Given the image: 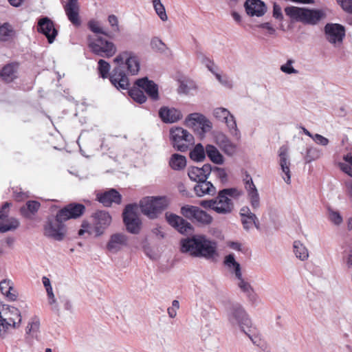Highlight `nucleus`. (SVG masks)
<instances>
[{
	"instance_id": "nucleus-48",
	"label": "nucleus",
	"mask_w": 352,
	"mask_h": 352,
	"mask_svg": "<svg viewBox=\"0 0 352 352\" xmlns=\"http://www.w3.org/2000/svg\"><path fill=\"white\" fill-rule=\"evenodd\" d=\"M343 160L345 162L339 163L340 168L343 172L352 177V154L347 153L346 155H344Z\"/></svg>"
},
{
	"instance_id": "nucleus-35",
	"label": "nucleus",
	"mask_w": 352,
	"mask_h": 352,
	"mask_svg": "<svg viewBox=\"0 0 352 352\" xmlns=\"http://www.w3.org/2000/svg\"><path fill=\"white\" fill-rule=\"evenodd\" d=\"M221 122H224L226 124L228 132L232 137L236 140L240 139L241 133L237 127L235 117L230 112V115L228 116H226L225 119H222Z\"/></svg>"
},
{
	"instance_id": "nucleus-18",
	"label": "nucleus",
	"mask_w": 352,
	"mask_h": 352,
	"mask_svg": "<svg viewBox=\"0 0 352 352\" xmlns=\"http://www.w3.org/2000/svg\"><path fill=\"white\" fill-rule=\"evenodd\" d=\"M245 188L247 191L248 198L253 210H257L260 207V196L258 190L254 185L252 177L246 175L245 179Z\"/></svg>"
},
{
	"instance_id": "nucleus-55",
	"label": "nucleus",
	"mask_w": 352,
	"mask_h": 352,
	"mask_svg": "<svg viewBox=\"0 0 352 352\" xmlns=\"http://www.w3.org/2000/svg\"><path fill=\"white\" fill-rule=\"evenodd\" d=\"M13 197L17 201H21L29 197L28 192H23L19 187L12 188Z\"/></svg>"
},
{
	"instance_id": "nucleus-60",
	"label": "nucleus",
	"mask_w": 352,
	"mask_h": 352,
	"mask_svg": "<svg viewBox=\"0 0 352 352\" xmlns=\"http://www.w3.org/2000/svg\"><path fill=\"white\" fill-rule=\"evenodd\" d=\"M88 27L90 30L96 34H102L107 35V33L100 27V23L95 20H91L88 23Z\"/></svg>"
},
{
	"instance_id": "nucleus-4",
	"label": "nucleus",
	"mask_w": 352,
	"mask_h": 352,
	"mask_svg": "<svg viewBox=\"0 0 352 352\" xmlns=\"http://www.w3.org/2000/svg\"><path fill=\"white\" fill-rule=\"evenodd\" d=\"M0 311V337H4L10 329L19 327L21 322L20 311L12 306L6 305Z\"/></svg>"
},
{
	"instance_id": "nucleus-37",
	"label": "nucleus",
	"mask_w": 352,
	"mask_h": 352,
	"mask_svg": "<svg viewBox=\"0 0 352 352\" xmlns=\"http://www.w3.org/2000/svg\"><path fill=\"white\" fill-rule=\"evenodd\" d=\"M169 166L175 170H181L186 166V158L180 154L174 153L169 160Z\"/></svg>"
},
{
	"instance_id": "nucleus-53",
	"label": "nucleus",
	"mask_w": 352,
	"mask_h": 352,
	"mask_svg": "<svg viewBox=\"0 0 352 352\" xmlns=\"http://www.w3.org/2000/svg\"><path fill=\"white\" fill-rule=\"evenodd\" d=\"M212 173L215 175L222 184H226L228 182V175L226 170L223 168L217 166H212Z\"/></svg>"
},
{
	"instance_id": "nucleus-62",
	"label": "nucleus",
	"mask_w": 352,
	"mask_h": 352,
	"mask_svg": "<svg viewBox=\"0 0 352 352\" xmlns=\"http://www.w3.org/2000/svg\"><path fill=\"white\" fill-rule=\"evenodd\" d=\"M212 127L211 122L207 119L206 117L204 118V120H202L200 124L197 126V129H201V133L204 134L211 130Z\"/></svg>"
},
{
	"instance_id": "nucleus-2",
	"label": "nucleus",
	"mask_w": 352,
	"mask_h": 352,
	"mask_svg": "<svg viewBox=\"0 0 352 352\" xmlns=\"http://www.w3.org/2000/svg\"><path fill=\"white\" fill-rule=\"evenodd\" d=\"M111 66L108 62L100 59L98 62V70L102 78H109L111 83L119 90H128L129 89V80L122 67L118 65L111 73L109 74Z\"/></svg>"
},
{
	"instance_id": "nucleus-27",
	"label": "nucleus",
	"mask_w": 352,
	"mask_h": 352,
	"mask_svg": "<svg viewBox=\"0 0 352 352\" xmlns=\"http://www.w3.org/2000/svg\"><path fill=\"white\" fill-rule=\"evenodd\" d=\"M135 85L144 90L153 100L159 98L158 86L153 80H148L147 77L138 79Z\"/></svg>"
},
{
	"instance_id": "nucleus-26",
	"label": "nucleus",
	"mask_w": 352,
	"mask_h": 352,
	"mask_svg": "<svg viewBox=\"0 0 352 352\" xmlns=\"http://www.w3.org/2000/svg\"><path fill=\"white\" fill-rule=\"evenodd\" d=\"M244 7L247 14L251 16H262L267 12V6L261 0H246Z\"/></svg>"
},
{
	"instance_id": "nucleus-3",
	"label": "nucleus",
	"mask_w": 352,
	"mask_h": 352,
	"mask_svg": "<svg viewBox=\"0 0 352 352\" xmlns=\"http://www.w3.org/2000/svg\"><path fill=\"white\" fill-rule=\"evenodd\" d=\"M285 12L292 21L312 25L318 24L326 17V14L322 10L307 9L296 6L286 7Z\"/></svg>"
},
{
	"instance_id": "nucleus-21",
	"label": "nucleus",
	"mask_w": 352,
	"mask_h": 352,
	"mask_svg": "<svg viewBox=\"0 0 352 352\" xmlns=\"http://www.w3.org/2000/svg\"><path fill=\"white\" fill-rule=\"evenodd\" d=\"M38 31L43 34L50 43H52L58 34L54 24L48 17H44L38 23Z\"/></svg>"
},
{
	"instance_id": "nucleus-61",
	"label": "nucleus",
	"mask_w": 352,
	"mask_h": 352,
	"mask_svg": "<svg viewBox=\"0 0 352 352\" xmlns=\"http://www.w3.org/2000/svg\"><path fill=\"white\" fill-rule=\"evenodd\" d=\"M151 48L155 51L164 52L165 50V44L159 38L155 37L151 41Z\"/></svg>"
},
{
	"instance_id": "nucleus-16",
	"label": "nucleus",
	"mask_w": 352,
	"mask_h": 352,
	"mask_svg": "<svg viewBox=\"0 0 352 352\" xmlns=\"http://www.w3.org/2000/svg\"><path fill=\"white\" fill-rule=\"evenodd\" d=\"M10 206V203L6 202L0 208V232L2 233L14 230L19 226V222L16 219L8 217Z\"/></svg>"
},
{
	"instance_id": "nucleus-33",
	"label": "nucleus",
	"mask_w": 352,
	"mask_h": 352,
	"mask_svg": "<svg viewBox=\"0 0 352 352\" xmlns=\"http://www.w3.org/2000/svg\"><path fill=\"white\" fill-rule=\"evenodd\" d=\"M10 280H3L0 282V290L8 300L14 301L16 299L17 293Z\"/></svg>"
},
{
	"instance_id": "nucleus-10",
	"label": "nucleus",
	"mask_w": 352,
	"mask_h": 352,
	"mask_svg": "<svg viewBox=\"0 0 352 352\" xmlns=\"http://www.w3.org/2000/svg\"><path fill=\"white\" fill-rule=\"evenodd\" d=\"M170 138L174 148L179 151H186L193 142V136L182 127H175L170 131Z\"/></svg>"
},
{
	"instance_id": "nucleus-1",
	"label": "nucleus",
	"mask_w": 352,
	"mask_h": 352,
	"mask_svg": "<svg viewBox=\"0 0 352 352\" xmlns=\"http://www.w3.org/2000/svg\"><path fill=\"white\" fill-rule=\"evenodd\" d=\"M85 206L80 204H69L59 210L55 216H49L43 226V234L54 241H63L67 233L65 221L80 217Z\"/></svg>"
},
{
	"instance_id": "nucleus-7",
	"label": "nucleus",
	"mask_w": 352,
	"mask_h": 352,
	"mask_svg": "<svg viewBox=\"0 0 352 352\" xmlns=\"http://www.w3.org/2000/svg\"><path fill=\"white\" fill-rule=\"evenodd\" d=\"M88 45L93 53L106 58L112 57L117 50L113 43L98 36H89Z\"/></svg>"
},
{
	"instance_id": "nucleus-49",
	"label": "nucleus",
	"mask_w": 352,
	"mask_h": 352,
	"mask_svg": "<svg viewBox=\"0 0 352 352\" xmlns=\"http://www.w3.org/2000/svg\"><path fill=\"white\" fill-rule=\"evenodd\" d=\"M153 8L162 21H166L168 20V16L166 12L164 6L162 3L161 0H151Z\"/></svg>"
},
{
	"instance_id": "nucleus-40",
	"label": "nucleus",
	"mask_w": 352,
	"mask_h": 352,
	"mask_svg": "<svg viewBox=\"0 0 352 352\" xmlns=\"http://www.w3.org/2000/svg\"><path fill=\"white\" fill-rule=\"evenodd\" d=\"M14 36V30L9 23L0 25V41H8Z\"/></svg>"
},
{
	"instance_id": "nucleus-31",
	"label": "nucleus",
	"mask_w": 352,
	"mask_h": 352,
	"mask_svg": "<svg viewBox=\"0 0 352 352\" xmlns=\"http://www.w3.org/2000/svg\"><path fill=\"white\" fill-rule=\"evenodd\" d=\"M19 65L12 63L5 65L0 72V76L6 82H11L18 77Z\"/></svg>"
},
{
	"instance_id": "nucleus-29",
	"label": "nucleus",
	"mask_w": 352,
	"mask_h": 352,
	"mask_svg": "<svg viewBox=\"0 0 352 352\" xmlns=\"http://www.w3.org/2000/svg\"><path fill=\"white\" fill-rule=\"evenodd\" d=\"M214 201L216 202L215 212L218 214H229L234 208L232 201L229 197L221 194L220 191L217 197L214 198Z\"/></svg>"
},
{
	"instance_id": "nucleus-36",
	"label": "nucleus",
	"mask_w": 352,
	"mask_h": 352,
	"mask_svg": "<svg viewBox=\"0 0 352 352\" xmlns=\"http://www.w3.org/2000/svg\"><path fill=\"white\" fill-rule=\"evenodd\" d=\"M223 263L230 272L234 275V277L242 274L241 265L235 260L234 254L227 255Z\"/></svg>"
},
{
	"instance_id": "nucleus-56",
	"label": "nucleus",
	"mask_w": 352,
	"mask_h": 352,
	"mask_svg": "<svg viewBox=\"0 0 352 352\" xmlns=\"http://www.w3.org/2000/svg\"><path fill=\"white\" fill-rule=\"evenodd\" d=\"M220 192L227 197L238 198L242 195V191L236 188H225Z\"/></svg>"
},
{
	"instance_id": "nucleus-42",
	"label": "nucleus",
	"mask_w": 352,
	"mask_h": 352,
	"mask_svg": "<svg viewBox=\"0 0 352 352\" xmlns=\"http://www.w3.org/2000/svg\"><path fill=\"white\" fill-rule=\"evenodd\" d=\"M206 146L199 143L195 145L194 148L190 153V157L195 162H202L206 158Z\"/></svg>"
},
{
	"instance_id": "nucleus-25",
	"label": "nucleus",
	"mask_w": 352,
	"mask_h": 352,
	"mask_svg": "<svg viewBox=\"0 0 352 352\" xmlns=\"http://www.w3.org/2000/svg\"><path fill=\"white\" fill-rule=\"evenodd\" d=\"M63 7L69 21L74 25L79 26L81 22L79 17L80 6L78 0H68Z\"/></svg>"
},
{
	"instance_id": "nucleus-41",
	"label": "nucleus",
	"mask_w": 352,
	"mask_h": 352,
	"mask_svg": "<svg viewBox=\"0 0 352 352\" xmlns=\"http://www.w3.org/2000/svg\"><path fill=\"white\" fill-rule=\"evenodd\" d=\"M294 252L296 256L300 261H306L309 257V252L304 244L299 241L294 242Z\"/></svg>"
},
{
	"instance_id": "nucleus-9",
	"label": "nucleus",
	"mask_w": 352,
	"mask_h": 352,
	"mask_svg": "<svg viewBox=\"0 0 352 352\" xmlns=\"http://www.w3.org/2000/svg\"><path fill=\"white\" fill-rule=\"evenodd\" d=\"M113 62L121 66L124 63L127 72L131 75H137L140 69V63L137 54L130 50L120 52L113 59Z\"/></svg>"
},
{
	"instance_id": "nucleus-30",
	"label": "nucleus",
	"mask_w": 352,
	"mask_h": 352,
	"mask_svg": "<svg viewBox=\"0 0 352 352\" xmlns=\"http://www.w3.org/2000/svg\"><path fill=\"white\" fill-rule=\"evenodd\" d=\"M159 116L162 120L166 123L177 122L182 118L181 112L175 108L163 107L159 111Z\"/></svg>"
},
{
	"instance_id": "nucleus-39",
	"label": "nucleus",
	"mask_w": 352,
	"mask_h": 352,
	"mask_svg": "<svg viewBox=\"0 0 352 352\" xmlns=\"http://www.w3.org/2000/svg\"><path fill=\"white\" fill-rule=\"evenodd\" d=\"M243 332L250 339L254 345L262 349L265 348V344L258 334L257 330L255 328L252 327L251 328L245 329Z\"/></svg>"
},
{
	"instance_id": "nucleus-58",
	"label": "nucleus",
	"mask_w": 352,
	"mask_h": 352,
	"mask_svg": "<svg viewBox=\"0 0 352 352\" xmlns=\"http://www.w3.org/2000/svg\"><path fill=\"white\" fill-rule=\"evenodd\" d=\"M229 115L230 111L223 107H217L213 110V116L220 122L222 119H225L226 116H228Z\"/></svg>"
},
{
	"instance_id": "nucleus-24",
	"label": "nucleus",
	"mask_w": 352,
	"mask_h": 352,
	"mask_svg": "<svg viewBox=\"0 0 352 352\" xmlns=\"http://www.w3.org/2000/svg\"><path fill=\"white\" fill-rule=\"evenodd\" d=\"M128 244V237L123 233L111 235L107 244V249L111 253H117Z\"/></svg>"
},
{
	"instance_id": "nucleus-38",
	"label": "nucleus",
	"mask_w": 352,
	"mask_h": 352,
	"mask_svg": "<svg viewBox=\"0 0 352 352\" xmlns=\"http://www.w3.org/2000/svg\"><path fill=\"white\" fill-rule=\"evenodd\" d=\"M243 332L250 339L254 345L262 349L265 348V344L258 334L257 330L255 328L252 327L251 328L245 329Z\"/></svg>"
},
{
	"instance_id": "nucleus-5",
	"label": "nucleus",
	"mask_w": 352,
	"mask_h": 352,
	"mask_svg": "<svg viewBox=\"0 0 352 352\" xmlns=\"http://www.w3.org/2000/svg\"><path fill=\"white\" fill-rule=\"evenodd\" d=\"M226 316L231 326L239 327L242 331L252 327L249 315L244 307L239 303L232 304L228 307Z\"/></svg>"
},
{
	"instance_id": "nucleus-20",
	"label": "nucleus",
	"mask_w": 352,
	"mask_h": 352,
	"mask_svg": "<svg viewBox=\"0 0 352 352\" xmlns=\"http://www.w3.org/2000/svg\"><path fill=\"white\" fill-rule=\"evenodd\" d=\"M199 239V234L182 239L180 241V252L183 254H187L192 257L197 258Z\"/></svg>"
},
{
	"instance_id": "nucleus-52",
	"label": "nucleus",
	"mask_w": 352,
	"mask_h": 352,
	"mask_svg": "<svg viewBox=\"0 0 352 352\" xmlns=\"http://www.w3.org/2000/svg\"><path fill=\"white\" fill-rule=\"evenodd\" d=\"M197 89L196 85L191 81H181L178 87L179 94H188L192 90Z\"/></svg>"
},
{
	"instance_id": "nucleus-22",
	"label": "nucleus",
	"mask_w": 352,
	"mask_h": 352,
	"mask_svg": "<svg viewBox=\"0 0 352 352\" xmlns=\"http://www.w3.org/2000/svg\"><path fill=\"white\" fill-rule=\"evenodd\" d=\"M212 171V166L210 164H206L201 168L197 166L189 167L188 175L190 180L197 182L201 180H207Z\"/></svg>"
},
{
	"instance_id": "nucleus-6",
	"label": "nucleus",
	"mask_w": 352,
	"mask_h": 352,
	"mask_svg": "<svg viewBox=\"0 0 352 352\" xmlns=\"http://www.w3.org/2000/svg\"><path fill=\"white\" fill-rule=\"evenodd\" d=\"M168 205L165 197H147L140 201L141 212L149 219H156Z\"/></svg>"
},
{
	"instance_id": "nucleus-34",
	"label": "nucleus",
	"mask_w": 352,
	"mask_h": 352,
	"mask_svg": "<svg viewBox=\"0 0 352 352\" xmlns=\"http://www.w3.org/2000/svg\"><path fill=\"white\" fill-rule=\"evenodd\" d=\"M206 154L211 162L216 164H223L224 157L220 153L219 149L212 144H207L206 146Z\"/></svg>"
},
{
	"instance_id": "nucleus-63",
	"label": "nucleus",
	"mask_w": 352,
	"mask_h": 352,
	"mask_svg": "<svg viewBox=\"0 0 352 352\" xmlns=\"http://www.w3.org/2000/svg\"><path fill=\"white\" fill-rule=\"evenodd\" d=\"M329 216L331 221L336 225H340L342 222V217H341L340 214L337 211H334L331 209H329Z\"/></svg>"
},
{
	"instance_id": "nucleus-43",
	"label": "nucleus",
	"mask_w": 352,
	"mask_h": 352,
	"mask_svg": "<svg viewBox=\"0 0 352 352\" xmlns=\"http://www.w3.org/2000/svg\"><path fill=\"white\" fill-rule=\"evenodd\" d=\"M205 117V116L199 113H190L186 117L185 120L186 125L193 129L194 130H196L197 126L202 120H204Z\"/></svg>"
},
{
	"instance_id": "nucleus-15",
	"label": "nucleus",
	"mask_w": 352,
	"mask_h": 352,
	"mask_svg": "<svg viewBox=\"0 0 352 352\" xmlns=\"http://www.w3.org/2000/svg\"><path fill=\"white\" fill-rule=\"evenodd\" d=\"M165 218L168 223L182 234H187L192 232V225L180 216L166 212Z\"/></svg>"
},
{
	"instance_id": "nucleus-13",
	"label": "nucleus",
	"mask_w": 352,
	"mask_h": 352,
	"mask_svg": "<svg viewBox=\"0 0 352 352\" xmlns=\"http://www.w3.org/2000/svg\"><path fill=\"white\" fill-rule=\"evenodd\" d=\"M217 255V243L204 234H199L197 258L206 260L213 258Z\"/></svg>"
},
{
	"instance_id": "nucleus-45",
	"label": "nucleus",
	"mask_w": 352,
	"mask_h": 352,
	"mask_svg": "<svg viewBox=\"0 0 352 352\" xmlns=\"http://www.w3.org/2000/svg\"><path fill=\"white\" fill-rule=\"evenodd\" d=\"M41 204L36 201H28L25 206L21 208V213L25 217H29L30 214L36 213L39 209Z\"/></svg>"
},
{
	"instance_id": "nucleus-32",
	"label": "nucleus",
	"mask_w": 352,
	"mask_h": 352,
	"mask_svg": "<svg viewBox=\"0 0 352 352\" xmlns=\"http://www.w3.org/2000/svg\"><path fill=\"white\" fill-rule=\"evenodd\" d=\"M194 190L198 197H203L206 195H214L216 192V188L210 182L201 180L197 182V184L194 186Z\"/></svg>"
},
{
	"instance_id": "nucleus-64",
	"label": "nucleus",
	"mask_w": 352,
	"mask_h": 352,
	"mask_svg": "<svg viewBox=\"0 0 352 352\" xmlns=\"http://www.w3.org/2000/svg\"><path fill=\"white\" fill-rule=\"evenodd\" d=\"M179 308V302L177 300H174L172 302V306L168 307L167 309V312L168 314V316L171 318H175L177 316V310Z\"/></svg>"
},
{
	"instance_id": "nucleus-12",
	"label": "nucleus",
	"mask_w": 352,
	"mask_h": 352,
	"mask_svg": "<svg viewBox=\"0 0 352 352\" xmlns=\"http://www.w3.org/2000/svg\"><path fill=\"white\" fill-rule=\"evenodd\" d=\"M136 204L127 205L123 212V221L127 230L132 234H138L140 230L141 221L137 214Z\"/></svg>"
},
{
	"instance_id": "nucleus-59",
	"label": "nucleus",
	"mask_w": 352,
	"mask_h": 352,
	"mask_svg": "<svg viewBox=\"0 0 352 352\" xmlns=\"http://www.w3.org/2000/svg\"><path fill=\"white\" fill-rule=\"evenodd\" d=\"M336 3L346 13L352 14V0H336Z\"/></svg>"
},
{
	"instance_id": "nucleus-46",
	"label": "nucleus",
	"mask_w": 352,
	"mask_h": 352,
	"mask_svg": "<svg viewBox=\"0 0 352 352\" xmlns=\"http://www.w3.org/2000/svg\"><path fill=\"white\" fill-rule=\"evenodd\" d=\"M196 56L197 60L200 61L201 63L204 65L210 72H211L212 74H214V72L217 70V67L214 65L212 60H211L201 51L196 52Z\"/></svg>"
},
{
	"instance_id": "nucleus-54",
	"label": "nucleus",
	"mask_w": 352,
	"mask_h": 352,
	"mask_svg": "<svg viewBox=\"0 0 352 352\" xmlns=\"http://www.w3.org/2000/svg\"><path fill=\"white\" fill-rule=\"evenodd\" d=\"M294 60L293 59H289L286 62V63L282 65L280 67V69L282 72L287 74H298V71L294 68L293 64L294 63Z\"/></svg>"
},
{
	"instance_id": "nucleus-17",
	"label": "nucleus",
	"mask_w": 352,
	"mask_h": 352,
	"mask_svg": "<svg viewBox=\"0 0 352 352\" xmlns=\"http://www.w3.org/2000/svg\"><path fill=\"white\" fill-rule=\"evenodd\" d=\"M214 142L228 156L232 157L237 152V145L223 133L219 132L214 135Z\"/></svg>"
},
{
	"instance_id": "nucleus-57",
	"label": "nucleus",
	"mask_w": 352,
	"mask_h": 352,
	"mask_svg": "<svg viewBox=\"0 0 352 352\" xmlns=\"http://www.w3.org/2000/svg\"><path fill=\"white\" fill-rule=\"evenodd\" d=\"M46 292H47L48 302L52 306V309L54 310V311H58V306L57 304L56 298L54 294L52 287L46 289Z\"/></svg>"
},
{
	"instance_id": "nucleus-50",
	"label": "nucleus",
	"mask_w": 352,
	"mask_h": 352,
	"mask_svg": "<svg viewBox=\"0 0 352 352\" xmlns=\"http://www.w3.org/2000/svg\"><path fill=\"white\" fill-rule=\"evenodd\" d=\"M129 96L133 98L135 102L142 104L146 102V97L142 91V89L138 87H133L129 90Z\"/></svg>"
},
{
	"instance_id": "nucleus-8",
	"label": "nucleus",
	"mask_w": 352,
	"mask_h": 352,
	"mask_svg": "<svg viewBox=\"0 0 352 352\" xmlns=\"http://www.w3.org/2000/svg\"><path fill=\"white\" fill-rule=\"evenodd\" d=\"M326 41L334 47H340L346 36V29L340 23H327L324 27Z\"/></svg>"
},
{
	"instance_id": "nucleus-51",
	"label": "nucleus",
	"mask_w": 352,
	"mask_h": 352,
	"mask_svg": "<svg viewBox=\"0 0 352 352\" xmlns=\"http://www.w3.org/2000/svg\"><path fill=\"white\" fill-rule=\"evenodd\" d=\"M322 155V153L320 149L316 147H309L307 149L305 160L307 162H311L319 159Z\"/></svg>"
},
{
	"instance_id": "nucleus-14",
	"label": "nucleus",
	"mask_w": 352,
	"mask_h": 352,
	"mask_svg": "<svg viewBox=\"0 0 352 352\" xmlns=\"http://www.w3.org/2000/svg\"><path fill=\"white\" fill-rule=\"evenodd\" d=\"M92 217L96 236H100L111 223V216L105 210H98L92 214Z\"/></svg>"
},
{
	"instance_id": "nucleus-11",
	"label": "nucleus",
	"mask_w": 352,
	"mask_h": 352,
	"mask_svg": "<svg viewBox=\"0 0 352 352\" xmlns=\"http://www.w3.org/2000/svg\"><path fill=\"white\" fill-rule=\"evenodd\" d=\"M181 214L186 218L197 223L207 226L212 223V217L206 212L194 206L186 205L181 208Z\"/></svg>"
},
{
	"instance_id": "nucleus-44",
	"label": "nucleus",
	"mask_w": 352,
	"mask_h": 352,
	"mask_svg": "<svg viewBox=\"0 0 352 352\" xmlns=\"http://www.w3.org/2000/svg\"><path fill=\"white\" fill-rule=\"evenodd\" d=\"M40 320L36 316L30 319L26 328V333L32 338H37L39 333Z\"/></svg>"
},
{
	"instance_id": "nucleus-47",
	"label": "nucleus",
	"mask_w": 352,
	"mask_h": 352,
	"mask_svg": "<svg viewBox=\"0 0 352 352\" xmlns=\"http://www.w3.org/2000/svg\"><path fill=\"white\" fill-rule=\"evenodd\" d=\"M241 220L243 227L246 231H249L254 226L256 229H259V223L256 214L242 217Z\"/></svg>"
},
{
	"instance_id": "nucleus-19",
	"label": "nucleus",
	"mask_w": 352,
	"mask_h": 352,
	"mask_svg": "<svg viewBox=\"0 0 352 352\" xmlns=\"http://www.w3.org/2000/svg\"><path fill=\"white\" fill-rule=\"evenodd\" d=\"M279 165L282 173L283 179L287 184L291 183L290 161L288 155V149L286 146H282L278 151Z\"/></svg>"
},
{
	"instance_id": "nucleus-28",
	"label": "nucleus",
	"mask_w": 352,
	"mask_h": 352,
	"mask_svg": "<svg viewBox=\"0 0 352 352\" xmlns=\"http://www.w3.org/2000/svg\"><path fill=\"white\" fill-rule=\"evenodd\" d=\"M97 199L104 206L109 207L113 203L120 204L122 196L116 189L111 188L103 193L98 194Z\"/></svg>"
},
{
	"instance_id": "nucleus-23",
	"label": "nucleus",
	"mask_w": 352,
	"mask_h": 352,
	"mask_svg": "<svg viewBox=\"0 0 352 352\" xmlns=\"http://www.w3.org/2000/svg\"><path fill=\"white\" fill-rule=\"evenodd\" d=\"M235 280L238 287L246 296L248 300L252 303H255L258 297L249 281L243 277L242 274L235 276Z\"/></svg>"
}]
</instances>
